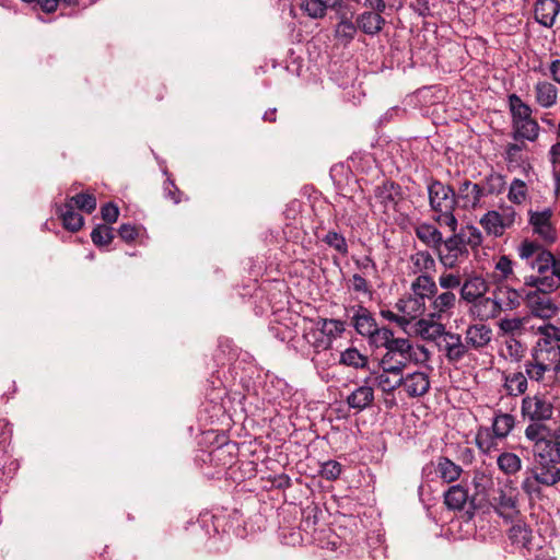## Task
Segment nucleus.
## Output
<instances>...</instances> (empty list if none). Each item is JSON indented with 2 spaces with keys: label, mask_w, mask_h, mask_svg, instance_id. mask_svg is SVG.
I'll list each match as a JSON object with an SVG mask.
<instances>
[{
  "label": "nucleus",
  "mask_w": 560,
  "mask_h": 560,
  "mask_svg": "<svg viewBox=\"0 0 560 560\" xmlns=\"http://www.w3.org/2000/svg\"><path fill=\"white\" fill-rule=\"evenodd\" d=\"M374 346L386 350L378 363L385 366L393 365L404 371L410 362L423 364L430 360V351L424 346L412 343L407 338H397L386 327H382V331L376 335Z\"/></svg>",
  "instance_id": "nucleus-1"
},
{
  "label": "nucleus",
  "mask_w": 560,
  "mask_h": 560,
  "mask_svg": "<svg viewBox=\"0 0 560 560\" xmlns=\"http://www.w3.org/2000/svg\"><path fill=\"white\" fill-rule=\"evenodd\" d=\"M429 206L433 212L432 219L440 226H446L450 232L458 228V220L455 217L456 191L451 185L432 179L428 185Z\"/></svg>",
  "instance_id": "nucleus-2"
},
{
  "label": "nucleus",
  "mask_w": 560,
  "mask_h": 560,
  "mask_svg": "<svg viewBox=\"0 0 560 560\" xmlns=\"http://www.w3.org/2000/svg\"><path fill=\"white\" fill-rule=\"evenodd\" d=\"M524 433L533 443L534 458L560 463V425L551 430L546 424H528Z\"/></svg>",
  "instance_id": "nucleus-3"
},
{
  "label": "nucleus",
  "mask_w": 560,
  "mask_h": 560,
  "mask_svg": "<svg viewBox=\"0 0 560 560\" xmlns=\"http://www.w3.org/2000/svg\"><path fill=\"white\" fill-rule=\"evenodd\" d=\"M527 474L522 481V489L528 495H538L542 488L553 487L560 481V463L534 458Z\"/></svg>",
  "instance_id": "nucleus-4"
},
{
  "label": "nucleus",
  "mask_w": 560,
  "mask_h": 560,
  "mask_svg": "<svg viewBox=\"0 0 560 560\" xmlns=\"http://www.w3.org/2000/svg\"><path fill=\"white\" fill-rule=\"evenodd\" d=\"M452 233L446 240L443 238L442 246L434 250L439 261L446 269H455L468 255L465 235L457 233V230Z\"/></svg>",
  "instance_id": "nucleus-5"
},
{
  "label": "nucleus",
  "mask_w": 560,
  "mask_h": 560,
  "mask_svg": "<svg viewBox=\"0 0 560 560\" xmlns=\"http://www.w3.org/2000/svg\"><path fill=\"white\" fill-rule=\"evenodd\" d=\"M521 411L525 419L532 421L530 424H544V421L552 418L553 406L544 397L526 396L522 400Z\"/></svg>",
  "instance_id": "nucleus-6"
},
{
  "label": "nucleus",
  "mask_w": 560,
  "mask_h": 560,
  "mask_svg": "<svg viewBox=\"0 0 560 560\" xmlns=\"http://www.w3.org/2000/svg\"><path fill=\"white\" fill-rule=\"evenodd\" d=\"M529 224L535 234H537L545 243L552 244L557 240V231L551 224L552 211L545 209L544 211H529Z\"/></svg>",
  "instance_id": "nucleus-7"
},
{
  "label": "nucleus",
  "mask_w": 560,
  "mask_h": 560,
  "mask_svg": "<svg viewBox=\"0 0 560 560\" xmlns=\"http://www.w3.org/2000/svg\"><path fill=\"white\" fill-rule=\"evenodd\" d=\"M438 345L450 363H458L469 357L465 339L459 334L448 331Z\"/></svg>",
  "instance_id": "nucleus-8"
},
{
  "label": "nucleus",
  "mask_w": 560,
  "mask_h": 560,
  "mask_svg": "<svg viewBox=\"0 0 560 560\" xmlns=\"http://www.w3.org/2000/svg\"><path fill=\"white\" fill-rule=\"evenodd\" d=\"M488 290L489 284L481 275L476 272L465 275L459 290L460 300L470 305L483 296Z\"/></svg>",
  "instance_id": "nucleus-9"
},
{
  "label": "nucleus",
  "mask_w": 560,
  "mask_h": 560,
  "mask_svg": "<svg viewBox=\"0 0 560 560\" xmlns=\"http://www.w3.org/2000/svg\"><path fill=\"white\" fill-rule=\"evenodd\" d=\"M457 296L454 292L435 293L430 300L428 316L433 319H448L456 307Z\"/></svg>",
  "instance_id": "nucleus-10"
},
{
  "label": "nucleus",
  "mask_w": 560,
  "mask_h": 560,
  "mask_svg": "<svg viewBox=\"0 0 560 560\" xmlns=\"http://www.w3.org/2000/svg\"><path fill=\"white\" fill-rule=\"evenodd\" d=\"M380 365V371L373 372L374 384L385 394H393L394 390L401 386L404 382V371L395 369L393 365Z\"/></svg>",
  "instance_id": "nucleus-11"
},
{
  "label": "nucleus",
  "mask_w": 560,
  "mask_h": 560,
  "mask_svg": "<svg viewBox=\"0 0 560 560\" xmlns=\"http://www.w3.org/2000/svg\"><path fill=\"white\" fill-rule=\"evenodd\" d=\"M407 271L409 276L434 275L436 262L428 249H418L410 254L407 260Z\"/></svg>",
  "instance_id": "nucleus-12"
},
{
  "label": "nucleus",
  "mask_w": 560,
  "mask_h": 560,
  "mask_svg": "<svg viewBox=\"0 0 560 560\" xmlns=\"http://www.w3.org/2000/svg\"><path fill=\"white\" fill-rule=\"evenodd\" d=\"M456 191V207L464 210H474L480 206V200L483 197L481 186L472 183L469 179H464L459 183Z\"/></svg>",
  "instance_id": "nucleus-13"
},
{
  "label": "nucleus",
  "mask_w": 560,
  "mask_h": 560,
  "mask_svg": "<svg viewBox=\"0 0 560 560\" xmlns=\"http://www.w3.org/2000/svg\"><path fill=\"white\" fill-rule=\"evenodd\" d=\"M492 340V329L485 324H474L465 331V342L468 353L471 351L481 352Z\"/></svg>",
  "instance_id": "nucleus-14"
},
{
  "label": "nucleus",
  "mask_w": 560,
  "mask_h": 560,
  "mask_svg": "<svg viewBox=\"0 0 560 560\" xmlns=\"http://www.w3.org/2000/svg\"><path fill=\"white\" fill-rule=\"evenodd\" d=\"M352 325L358 334L369 337L373 345L376 343V335L382 331L378 328L375 319L368 308L364 306H357V311L352 316Z\"/></svg>",
  "instance_id": "nucleus-15"
},
{
  "label": "nucleus",
  "mask_w": 560,
  "mask_h": 560,
  "mask_svg": "<svg viewBox=\"0 0 560 560\" xmlns=\"http://www.w3.org/2000/svg\"><path fill=\"white\" fill-rule=\"evenodd\" d=\"M433 471L438 474V476L442 479L443 482L451 483L456 481L460 477L463 468L459 465L452 462L450 458L445 456H440L435 465L431 463L424 466L422 469V474L424 476H429Z\"/></svg>",
  "instance_id": "nucleus-16"
},
{
  "label": "nucleus",
  "mask_w": 560,
  "mask_h": 560,
  "mask_svg": "<svg viewBox=\"0 0 560 560\" xmlns=\"http://www.w3.org/2000/svg\"><path fill=\"white\" fill-rule=\"evenodd\" d=\"M376 201L383 207L384 212L396 211L401 199V188L394 182H385L374 190Z\"/></svg>",
  "instance_id": "nucleus-17"
},
{
  "label": "nucleus",
  "mask_w": 560,
  "mask_h": 560,
  "mask_svg": "<svg viewBox=\"0 0 560 560\" xmlns=\"http://www.w3.org/2000/svg\"><path fill=\"white\" fill-rule=\"evenodd\" d=\"M530 358L549 368L556 375L560 373V347H547L546 342L536 343Z\"/></svg>",
  "instance_id": "nucleus-18"
},
{
  "label": "nucleus",
  "mask_w": 560,
  "mask_h": 560,
  "mask_svg": "<svg viewBox=\"0 0 560 560\" xmlns=\"http://www.w3.org/2000/svg\"><path fill=\"white\" fill-rule=\"evenodd\" d=\"M526 300L528 307L535 317L549 319L558 312V306L552 302V300L538 292L527 293Z\"/></svg>",
  "instance_id": "nucleus-19"
},
{
  "label": "nucleus",
  "mask_w": 560,
  "mask_h": 560,
  "mask_svg": "<svg viewBox=\"0 0 560 560\" xmlns=\"http://www.w3.org/2000/svg\"><path fill=\"white\" fill-rule=\"evenodd\" d=\"M401 386L408 397L416 398L425 395L430 389V378L425 372H413L402 375Z\"/></svg>",
  "instance_id": "nucleus-20"
},
{
  "label": "nucleus",
  "mask_w": 560,
  "mask_h": 560,
  "mask_svg": "<svg viewBox=\"0 0 560 560\" xmlns=\"http://www.w3.org/2000/svg\"><path fill=\"white\" fill-rule=\"evenodd\" d=\"M396 308L402 314L406 319V324L408 325L411 320L421 317L424 314L427 306L425 301L422 298L411 294L405 299H400L396 303Z\"/></svg>",
  "instance_id": "nucleus-21"
},
{
  "label": "nucleus",
  "mask_w": 560,
  "mask_h": 560,
  "mask_svg": "<svg viewBox=\"0 0 560 560\" xmlns=\"http://www.w3.org/2000/svg\"><path fill=\"white\" fill-rule=\"evenodd\" d=\"M350 409H354L357 412L363 411L374 401V388L368 385V378L364 384L357 387L346 399Z\"/></svg>",
  "instance_id": "nucleus-22"
},
{
  "label": "nucleus",
  "mask_w": 560,
  "mask_h": 560,
  "mask_svg": "<svg viewBox=\"0 0 560 560\" xmlns=\"http://www.w3.org/2000/svg\"><path fill=\"white\" fill-rule=\"evenodd\" d=\"M509 539L513 546L518 549L532 551L534 548V536L530 527L523 523L516 522L508 532Z\"/></svg>",
  "instance_id": "nucleus-23"
},
{
  "label": "nucleus",
  "mask_w": 560,
  "mask_h": 560,
  "mask_svg": "<svg viewBox=\"0 0 560 560\" xmlns=\"http://www.w3.org/2000/svg\"><path fill=\"white\" fill-rule=\"evenodd\" d=\"M469 313L479 320L493 319L501 314L493 296L486 294L469 305Z\"/></svg>",
  "instance_id": "nucleus-24"
},
{
  "label": "nucleus",
  "mask_w": 560,
  "mask_h": 560,
  "mask_svg": "<svg viewBox=\"0 0 560 560\" xmlns=\"http://www.w3.org/2000/svg\"><path fill=\"white\" fill-rule=\"evenodd\" d=\"M415 234L420 242L425 246L431 247L433 250L441 247L443 244L442 232L433 223H418L415 226Z\"/></svg>",
  "instance_id": "nucleus-25"
},
{
  "label": "nucleus",
  "mask_w": 560,
  "mask_h": 560,
  "mask_svg": "<svg viewBox=\"0 0 560 560\" xmlns=\"http://www.w3.org/2000/svg\"><path fill=\"white\" fill-rule=\"evenodd\" d=\"M560 12L558 0H538L535 4V18L538 23L551 27Z\"/></svg>",
  "instance_id": "nucleus-26"
},
{
  "label": "nucleus",
  "mask_w": 560,
  "mask_h": 560,
  "mask_svg": "<svg viewBox=\"0 0 560 560\" xmlns=\"http://www.w3.org/2000/svg\"><path fill=\"white\" fill-rule=\"evenodd\" d=\"M492 296L500 312L513 311L521 305L520 293L510 287H498L492 292Z\"/></svg>",
  "instance_id": "nucleus-27"
},
{
  "label": "nucleus",
  "mask_w": 560,
  "mask_h": 560,
  "mask_svg": "<svg viewBox=\"0 0 560 560\" xmlns=\"http://www.w3.org/2000/svg\"><path fill=\"white\" fill-rule=\"evenodd\" d=\"M355 23L364 34L374 36L382 32L386 21L380 13L364 11L357 16Z\"/></svg>",
  "instance_id": "nucleus-28"
},
{
  "label": "nucleus",
  "mask_w": 560,
  "mask_h": 560,
  "mask_svg": "<svg viewBox=\"0 0 560 560\" xmlns=\"http://www.w3.org/2000/svg\"><path fill=\"white\" fill-rule=\"evenodd\" d=\"M503 387L509 396H521L528 387V381L526 373L521 371L515 372H503Z\"/></svg>",
  "instance_id": "nucleus-29"
},
{
  "label": "nucleus",
  "mask_w": 560,
  "mask_h": 560,
  "mask_svg": "<svg viewBox=\"0 0 560 560\" xmlns=\"http://www.w3.org/2000/svg\"><path fill=\"white\" fill-rule=\"evenodd\" d=\"M491 504L502 517L509 518L517 513L516 497L513 492L499 490L498 494L492 498Z\"/></svg>",
  "instance_id": "nucleus-30"
},
{
  "label": "nucleus",
  "mask_w": 560,
  "mask_h": 560,
  "mask_svg": "<svg viewBox=\"0 0 560 560\" xmlns=\"http://www.w3.org/2000/svg\"><path fill=\"white\" fill-rule=\"evenodd\" d=\"M410 290L413 295L431 300L438 292V284L433 275H422L415 278L410 284Z\"/></svg>",
  "instance_id": "nucleus-31"
},
{
  "label": "nucleus",
  "mask_w": 560,
  "mask_h": 560,
  "mask_svg": "<svg viewBox=\"0 0 560 560\" xmlns=\"http://www.w3.org/2000/svg\"><path fill=\"white\" fill-rule=\"evenodd\" d=\"M536 103L542 108H550L557 103L558 89L548 81H538L535 84Z\"/></svg>",
  "instance_id": "nucleus-32"
},
{
  "label": "nucleus",
  "mask_w": 560,
  "mask_h": 560,
  "mask_svg": "<svg viewBox=\"0 0 560 560\" xmlns=\"http://www.w3.org/2000/svg\"><path fill=\"white\" fill-rule=\"evenodd\" d=\"M442 320L443 319H433L430 317L429 319L420 318L418 320V327L422 337L429 340L440 339V341H442L448 332L445 325L441 323Z\"/></svg>",
  "instance_id": "nucleus-33"
},
{
  "label": "nucleus",
  "mask_w": 560,
  "mask_h": 560,
  "mask_svg": "<svg viewBox=\"0 0 560 560\" xmlns=\"http://www.w3.org/2000/svg\"><path fill=\"white\" fill-rule=\"evenodd\" d=\"M494 435L489 427L481 425L477 429L475 443L482 454L489 455L498 450L501 440Z\"/></svg>",
  "instance_id": "nucleus-34"
},
{
  "label": "nucleus",
  "mask_w": 560,
  "mask_h": 560,
  "mask_svg": "<svg viewBox=\"0 0 560 560\" xmlns=\"http://www.w3.org/2000/svg\"><path fill=\"white\" fill-rule=\"evenodd\" d=\"M57 213L60 215L63 228L71 232H78L84 224L83 217L75 212L72 203H63L58 207Z\"/></svg>",
  "instance_id": "nucleus-35"
},
{
  "label": "nucleus",
  "mask_w": 560,
  "mask_h": 560,
  "mask_svg": "<svg viewBox=\"0 0 560 560\" xmlns=\"http://www.w3.org/2000/svg\"><path fill=\"white\" fill-rule=\"evenodd\" d=\"M526 347L514 336H506L500 350L501 357L514 363H518L524 358Z\"/></svg>",
  "instance_id": "nucleus-36"
},
{
  "label": "nucleus",
  "mask_w": 560,
  "mask_h": 560,
  "mask_svg": "<svg viewBox=\"0 0 560 560\" xmlns=\"http://www.w3.org/2000/svg\"><path fill=\"white\" fill-rule=\"evenodd\" d=\"M508 102L512 116V125L532 118L533 110L530 106L524 103L518 95L510 94L508 97Z\"/></svg>",
  "instance_id": "nucleus-37"
},
{
  "label": "nucleus",
  "mask_w": 560,
  "mask_h": 560,
  "mask_svg": "<svg viewBox=\"0 0 560 560\" xmlns=\"http://www.w3.org/2000/svg\"><path fill=\"white\" fill-rule=\"evenodd\" d=\"M468 500V489L463 485H455L444 493V502L448 509L462 510Z\"/></svg>",
  "instance_id": "nucleus-38"
},
{
  "label": "nucleus",
  "mask_w": 560,
  "mask_h": 560,
  "mask_svg": "<svg viewBox=\"0 0 560 560\" xmlns=\"http://www.w3.org/2000/svg\"><path fill=\"white\" fill-rule=\"evenodd\" d=\"M512 127L513 138L515 140L524 139L533 142L536 141L539 136V125L533 118L517 124H513Z\"/></svg>",
  "instance_id": "nucleus-39"
},
{
  "label": "nucleus",
  "mask_w": 560,
  "mask_h": 560,
  "mask_svg": "<svg viewBox=\"0 0 560 560\" xmlns=\"http://www.w3.org/2000/svg\"><path fill=\"white\" fill-rule=\"evenodd\" d=\"M497 464L499 469L508 476H513L522 469V459L511 452L501 453L497 458Z\"/></svg>",
  "instance_id": "nucleus-40"
},
{
  "label": "nucleus",
  "mask_w": 560,
  "mask_h": 560,
  "mask_svg": "<svg viewBox=\"0 0 560 560\" xmlns=\"http://www.w3.org/2000/svg\"><path fill=\"white\" fill-rule=\"evenodd\" d=\"M514 428V417L510 413H497L492 420L491 430L494 438L505 439Z\"/></svg>",
  "instance_id": "nucleus-41"
},
{
  "label": "nucleus",
  "mask_w": 560,
  "mask_h": 560,
  "mask_svg": "<svg viewBox=\"0 0 560 560\" xmlns=\"http://www.w3.org/2000/svg\"><path fill=\"white\" fill-rule=\"evenodd\" d=\"M316 326L326 337H329L330 342H332V339L340 337L346 330V322L340 319L319 318Z\"/></svg>",
  "instance_id": "nucleus-42"
},
{
  "label": "nucleus",
  "mask_w": 560,
  "mask_h": 560,
  "mask_svg": "<svg viewBox=\"0 0 560 560\" xmlns=\"http://www.w3.org/2000/svg\"><path fill=\"white\" fill-rule=\"evenodd\" d=\"M537 334L540 338L536 343L546 342L547 347H560V326L552 325L550 323L544 324L537 328Z\"/></svg>",
  "instance_id": "nucleus-43"
},
{
  "label": "nucleus",
  "mask_w": 560,
  "mask_h": 560,
  "mask_svg": "<svg viewBox=\"0 0 560 560\" xmlns=\"http://www.w3.org/2000/svg\"><path fill=\"white\" fill-rule=\"evenodd\" d=\"M340 363L354 369H366L369 358L355 348H348L341 352Z\"/></svg>",
  "instance_id": "nucleus-44"
},
{
  "label": "nucleus",
  "mask_w": 560,
  "mask_h": 560,
  "mask_svg": "<svg viewBox=\"0 0 560 560\" xmlns=\"http://www.w3.org/2000/svg\"><path fill=\"white\" fill-rule=\"evenodd\" d=\"M505 189V177L499 173L489 174L481 186L482 196L500 195Z\"/></svg>",
  "instance_id": "nucleus-45"
},
{
  "label": "nucleus",
  "mask_w": 560,
  "mask_h": 560,
  "mask_svg": "<svg viewBox=\"0 0 560 560\" xmlns=\"http://www.w3.org/2000/svg\"><path fill=\"white\" fill-rule=\"evenodd\" d=\"M480 224L489 234H492L494 236H500L505 231L499 212L494 210L488 211L480 219Z\"/></svg>",
  "instance_id": "nucleus-46"
},
{
  "label": "nucleus",
  "mask_w": 560,
  "mask_h": 560,
  "mask_svg": "<svg viewBox=\"0 0 560 560\" xmlns=\"http://www.w3.org/2000/svg\"><path fill=\"white\" fill-rule=\"evenodd\" d=\"M66 203H72V208H78L79 210L92 213L96 209V198L93 194L89 192H80L77 194L66 200Z\"/></svg>",
  "instance_id": "nucleus-47"
},
{
  "label": "nucleus",
  "mask_w": 560,
  "mask_h": 560,
  "mask_svg": "<svg viewBox=\"0 0 560 560\" xmlns=\"http://www.w3.org/2000/svg\"><path fill=\"white\" fill-rule=\"evenodd\" d=\"M358 28L357 23L352 21H339L335 28V37L346 46L353 40Z\"/></svg>",
  "instance_id": "nucleus-48"
},
{
  "label": "nucleus",
  "mask_w": 560,
  "mask_h": 560,
  "mask_svg": "<svg viewBox=\"0 0 560 560\" xmlns=\"http://www.w3.org/2000/svg\"><path fill=\"white\" fill-rule=\"evenodd\" d=\"M556 262L555 255L547 249H542L538 253L535 259L532 261V267L537 270L539 275H544L550 269H553Z\"/></svg>",
  "instance_id": "nucleus-49"
},
{
  "label": "nucleus",
  "mask_w": 560,
  "mask_h": 560,
  "mask_svg": "<svg viewBox=\"0 0 560 560\" xmlns=\"http://www.w3.org/2000/svg\"><path fill=\"white\" fill-rule=\"evenodd\" d=\"M304 338L307 341V343H310L316 350H326L331 346L329 337H326L325 334L317 326L305 331Z\"/></svg>",
  "instance_id": "nucleus-50"
},
{
  "label": "nucleus",
  "mask_w": 560,
  "mask_h": 560,
  "mask_svg": "<svg viewBox=\"0 0 560 560\" xmlns=\"http://www.w3.org/2000/svg\"><path fill=\"white\" fill-rule=\"evenodd\" d=\"M527 185L524 180L514 178L509 188L508 198L512 203L521 205L526 200Z\"/></svg>",
  "instance_id": "nucleus-51"
},
{
  "label": "nucleus",
  "mask_w": 560,
  "mask_h": 560,
  "mask_svg": "<svg viewBox=\"0 0 560 560\" xmlns=\"http://www.w3.org/2000/svg\"><path fill=\"white\" fill-rule=\"evenodd\" d=\"M463 279L459 272L444 271L439 276L438 283L444 292H453L455 289L460 290Z\"/></svg>",
  "instance_id": "nucleus-52"
},
{
  "label": "nucleus",
  "mask_w": 560,
  "mask_h": 560,
  "mask_svg": "<svg viewBox=\"0 0 560 560\" xmlns=\"http://www.w3.org/2000/svg\"><path fill=\"white\" fill-rule=\"evenodd\" d=\"M526 376L530 381L535 382H542L545 378V374L548 372H552L549 370V368H546L545 365L540 364L539 362L535 361L534 359H529L524 364Z\"/></svg>",
  "instance_id": "nucleus-53"
},
{
  "label": "nucleus",
  "mask_w": 560,
  "mask_h": 560,
  "mask_svg": "<svg viewBox=\"0 0 560 560\" xmlns=\"http://www.w3.org/2000/svg\"><path fill=\"white\" fill-rule=\"evenodd\" d=\"M91 238L94 245L98 247L106 246L114 238L113 229L105 224L97 225L91 232Z\"/></svg>",
  "instance_id": "nucleus-54"
},
{
  "label": "nucleus",
  "mask_w": 560,
  "mask_h": 560,
  "mask_svg": "<svg viewBox=\"0 0 560 560\" xmlns=\"http://www.w3.org/2000/svg\"><path fill=\"white\" fill-rule=\"evenodd\" d=\"M323 242L326 243L329 247L340 253L341 255L348 254V244L345 236L336 231H329L324 236Z\"/></svg>",
  "instance_id": "nucleus-55"
},
{
  "label": "nucleus",
  "mask_w": 560,
  "mask_h": 560,
  "mask_svg": "<svg viewBox=\"0 0 560 560\" xmlns=\"http://www.w3.org/2000/svg\"><path fill=\"white\" fill-rule=\"evenodd\" d=\"M301 9L312 19H322L328 8L320 0H304Z\"/></svg>",
  "instance_id": "nucleus-56"
},
{
  "label": "nucleus",
  "mask_w": 560,
  "mask_h": 560,
  "mask_svg": "<svg viewBox=\"0 0 560 560\" xmlns=\"http://www.w3.org/2000/svg\"><path fill=\"white\" fill-rule=\"evenodd\" d=\"M498 326L502 334L514 336L516 332L522 331L524 327V319L520 317L502 318L498 323Z\"/></svg>",
  "instance_id": "nucleus-57"
},
{
  "label": "nucleus",
  "mask_w": 560,
  "mask_h": 560,
  "mask_svg": "<svg viewBox=\"0 0 560 560\" xmlns=\"http://www.w3.org/2000/svg\"><path fill=\"white\" fill-rule=\"evenodd\" d=\"M539 284V292L544 294L556 291L559 288V279L555 275V269L551 270V275H540Z\"/></svg>",
  "instance_id": "nucleus-58"
},
{
  "label": "nucleus",
  "mask_w": 560,
  "mask_h": 560,
  "mask_svg": "<svg viewBox=\"0 0 560 560\" xmlns=\"http://www.w3.org/2000/svg\"><path fill=\"white\" fill-rule=\"evenodd\" d=\"M341 464L336 460H327L322 464L320 475L327 480H336L341 474Z\"/></svg>",
  "instance_id": "nucleus-59"
},
{
  "label": "nucleus",
  "mask_w": 560,
  "mask_h": 560,
  "mask_svg": "<svg viewBox=\"0 0 560 560\" xmlns=\"http://www.w3.org/2000/svg\"><path fill=\"white\" fill-rule=\"evenodd\" d=\"M544 248L540 244L534 241H524L518 247V255L522 259H528L534 255H538Z\"/></svg>",
  "instance_id": "nucleus-60"
},
{
  "label": "nucleus",
  "mask_w": 560,
  "mask_h": 560,
  "mask_svg": "<svg viewBox=\"0 0 560 560\" xmlns=\"http://www.w3.org/2000/svg\"><path fill=\"white\" fill-rule=\"evenodd\" d=\"M350 283H351V289L354 292L362 293V294H365L369 296L371 295V293H372L371 287H370L369 282L365 280V278H363L361 275L354 273L350 279Z\"/></svg>",
  "instance_id": "nucleus-61"
},
{
  "label": "nucleus",
  "mask_w": 560,
  "mask_h": 560,
  "mask_svg": "<svg viewBox=\"0 0 560 560\" xmlns=\"http://www.w3.org/2000/svg\"><path fill=\"white\" fill-rule=\"evenodd\" d=\"M101 214L106 223H115L119 215V209L115 203L108 202L102 207Z\"/></svg>",
  "instance_id": "nucleus-62"
},
{
  "label": "nucleus",
  "mask_w": 560,
  "mask_h": 560,
  "mask_svg": "<svg viewBox=\"0 0 560 560\" xmlns=\"http://www.w3.org/2000/svg\"><path fill=\"white\" fill-rule=\"evenodd\" d=\"M495 270L500 272L503 279H508V277L513 272V262L506 256H501L495 264Z\"/></svg>",
  "instance_id": "nucleus-63"
},
{
  "label": "nucleus",
  "mask_w": 560,
  "mask_h": 560,
  "mask_svg": "<svg viewBox=\"0 0 560 560\" xmlns=\"http://www.w3.org/2000/svg\"><path fill=\"white\" fill-rule=\"evenodd\" d=\"M119 236L126 242H132L138 236L137 229L131 224H121L118 230Z\"/></svg>",
  "instance_id": "nucleus-64"
}]
</instances>
